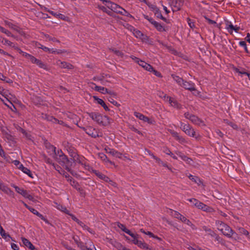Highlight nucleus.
<instances>
[{
    "instance_id": "1",
    "label": "nucleus",
    "mask_w": 250,
    "mask_h": 250,
    "mask_svg": "<svg viewBox=\"0 0 250 250\" xmlns=\"http://www.w3.org/2000/svg\"><path fill=\"white\" fill-rule=\"evenodd\" d=\"M215 224L218 229L220 231L223 235L228 238L233 237L234 235H237L236 233L229 226L223 222L217 220L215 222Z\"/></svg>"
},
{
    "instance_id": "2",
    "label": "nucleus",
    "mask_w": 250,
    "mask_h": 250,
    "mask_svg": "<svg viewBox=\"0 0 250 250\" xmlns=\"http://www.w3.org/2000/svg\"><path fill=\"white\" fill-rule=\"evenodd\" d=\"M87 114L93 121L101 125L105 126L109 123V118L107 116H102L98 112H87Z\"/></svg>"
},
{
    "instance_id": "3",
    "label": "nucleus",
    "mask_w": 250,
    "mask_h": 250,
    "mask_svg": "<svg viewBox=\"0 0 250 250\" xmlns=\"http://www.w3.org/2000/svg\"><path fill=\"white\" fill-rule=\"evenodd\" d=\"M56 161L62 166L65 167V169L68 172L72 173L71 167L72 162L69 160L67 156L65 154H62L60 157L56 158Z\"/></svg>"
},
{
    "instance_id": "4",
    "label": "nucleus",
    "mask_w": 250,
    "mask_h": 250,
    "mask_svg": "<svg viewBox=\"0 0 250 250\" xmlns=\"http://www.w3.org/2000/svg\"><path fill=\"white\" fill-rule=\"evenodd\" d=\"M144 18L147 20L159 32H166L168 29L167 27L164 25L155 21L152 18L149 17L148 16L146 15H143Z\"/></svg>"
},
{
    "instance_id": "5",
    "label": "nucleus",
    "mask_w": 250,
    "mask_h": 250,
    "mask_svg": "<svg viewBox=\"0 0 250 250\" xmlns=\"http://www.w3.org/2000/svg\"><path fill=\"white\" fill-rule=\"evenodd\" d=\"M107 7L112 11L117 13H119L122 15L128 17H131V15L125 9L115 3L111 2V3H109V5H107Z\"/></svg>"
},
{
    "instance_id": "6",
    "label": "nucleus",
    "mask_w": 250,
    "mask_h": 250,
    "mask_svg": "<svg viewBox=\"0 0 250 250\" xmlns=\"http://www.w3.org/2000/svg\"><path fill=\"white\" fill-rule=\"evenodd\" d=\"M24 57L30 61L32 63L36 64L40 68L44 70H47L46 64L42 62L40 60L36 58L34 56L28 53L24 54Z\"/></svg>"
},
{
    "instance_id": "7",
    "label": "nucleus",
    "mask_w": 250,
    "mask_h": 250,
    "mask_svg": "<svg viewBox=\"0 0 250 250\" xmlns=\"http://www.w3.org/2000/svg\"><path fill=\"white\" fill-rule=\"evenodd\" d=\"M111 76L107 74L102 73L99 76H95L93 77V80L95 81H100L103 85H105L106 83H109V79Z\"/></svg>"
},
{
    "instance_id": "8",
    "label": "nucleus",
    "mask_w": 250,
    "mask_h": 250,
    "mask_svg": "<svg viewBox=\"0 0 250 250\" xmlns=\"http://www.w3.org/2000/svg\"><path fill=\"white\" fill-rule=\"evenodd\" d=\"M11 186L13 187L15 189L16 192H17L19 194L21 195L24 197L28 199L30 201L33 200V197L31 195L29 194L27 190H24L23 188H20V187L14 184L12 185Z\"/></svg>"
},
{
    "instance_id": "9",
    "label": "nucleus",
    "mask_w": 250,
    "mask_h": 250,
    "mask_svg": "<svg viewBox=\"0 0 250 250\" xmlns=\"http://www.w3.org/2000/svg\"><path fill=\"white\" fill-rule=\"evenodd\" d=\"M184 117L189 120L190 121V122L196 125H200L201 123H203V121L201 119L198 118L197 116L193 115V114H190L189 112H186L184 114Z\"/></svg>"
},
{
    "instance_id": "10",
    "label": "nucleus",
    "mask_w": 250,
    "mask_h": 250,
    "mask_svg": "<svg viewBox=\"0 0 250 250\" xmlns=\"http://www.w3.org/2000/svg\"><path fill=\"white\" fill-rule=\"evenodd\" d=\"M83 128L87 134L92 137L96 138L101 136V135H99L98 130L92 126H88L86 127H83Z\"/></svg>"
},
{
    "instance_id": "11",
    "label": "nucleus",
    "mask_w": 250,
    "mask_h": 250,
    "mask_svg": "<svg viewBox=\"0 0 250 250\" xmlns=\"http://www.w3.org/2000/svg\"><path fill=\"white\" fill-rule=\"evenodd\" d=\"M131 58L134 60L135 61L137 62L139 65L141 66L143 68L145 69L146 70L151 72L152 70H153V67L149 64L146 62H145L142 61L141 60H139L138 58L134 57V56H131Z\"/></svg>"
},
{
    "instance_id": "12",
    "label": "nucleus",
    "mask_w": 250,
    "mask_h": 250,
    "mask_svg": "<svg viewBox=\"0 0 250 250\" xmlns=\"http://www.w3.org/2000/svg\"><path fill=\"white\" fill-rule=\"evenodd\" d=\"M162 94L164 95L163 96V98L167 99V101L169 102L171 106L178 109H180L182 108V105L179 104L177 100L169 96H167L166 94H164L163 93H162Z\"/></svg>"
},
{
    "instance_id": "13",
    "label": "nucleus",
    "mask_w": 250,
    "mask_h": 250,
    "mask_svg": "<svg viewBox=\"0 0 250 250\" xmlns=\"http://www.w3.org/2000/svg\"><path fill=\"white\" fill-rule=\"evenodd\" d=\"M183 0H172V10L173 12L180 10L183 5Z\"/></svg>"
},
{
    "instance_id": "14",
    "label": "nucleus",
    "mask_w": 250,
    "mask_h": 250,
    "mask_svg": "<svg viewBox=\"0 0 250 250\" xmlns=\"http://www.w3.org/2000/svg\"><path fill=\"white\" fill-rule=\"evenodd\" d=\"M94 90L103 94H109L110 95H113L114 97L117 96V94L115 92L110 91L107 88L104 87L95 85Z\"/></svg>"
},
{
    "instance_id": "15",
    "label": "nucleus",
    "mask_w": 250,
    "mask_h": 250,
    "mask_svg": "<svg viewBox=\"0 0 250 250\" xmlns=\"http://www.w3.org/2000/svg\"><path fill=\"white\" fill-rule=\"evenodd\" d=\"M196 202V207L199 208L203 210V211L210 212L212 211L213 208L210 207H208L207 205L199 201H195Z\"/></svg>"
},
{
    "instance_id": "16",
    "label": "nucleus",
    "mask_w": 250,
    "mask_h": 250,
    "mask_svg": "<svg viewBox=\"0 0 250 250\" xmlns=\"http://www.w3.org/2000/svg\"><path fill=\"white\" fill-rule=\"evenodd\" d=\"M185 89L188 90L190 91L196 90L195 84L191 82H187L184 81L181 85Z\"/></svg>"
},
{
    "instance_id": "17",
    "label": "nucleus",
    "mask_w": 250,
    "mask_h": 250,
    "mask_svg": "<svg viewBox=\"0 0 250 250\" xmlns=\"http://www.w3.org/2000/svg\"><path fill=\"white\" fill-rule=\"evenodd\" d=\"M172 216L180 220L182 222L187 224L189 220L187 219L185 216L181 214L179 212L173 210L172 212Z\"/></svg>"
},
{
    "instance_id": "18",
    "label": "nucleus",
    "mask_w": 250,
    "mask_h": 250,
    "mask_svg": "<svg viewBox=\"0 0 250 250\" xmlns=\"http://www.w3.org/2000/svg\"><path fill=\"white\" fill-rule=\"evenodd\" d=\"M57 64L62 68H66L67 69H72L74 68V66L72 64L66 62L58 61L57 62Z\"/></svg>"
},
{
    "instance_id": "19",
    "label": "nucleus",
    "mask_w": 250,
    "mask_h": 250,
    "mask_svg": "<svg viewBox=\"0 0 250 250\" xmlns=\"http://www.w3.org/2000/svg\"><path fill=\"white\" fill-rule=\"evenodd\" d=\"M32 213H33L34 214L36 215L37 216H38L41 219L44 221L46 223L49 224L48 220L45 218L42 214L39 213L36 209L35 208L31 207L29 209Z\"/></svg>"
},
{
    "instance_id": "20",
    "label": "nucleus",
    "mask_w": 250,
    "mask_h": 250,
    "mask_svg": "<svg viewBox=\"0 0 250 250\" xmlns=\"http://www.w3.org/2000/svg\"><path fill=\"white\" fill-rule=\"evenodd\" d=\"M153 13L157 18L162 20L163 21L167 23H169L168 21L166 18L163 16L160 10L158 8H155V10L153 12Z\"/></svg>"
},
{
    "instance_id": "21",
    "label": "nucleus",
    "mask_w": 250,
    "mask_h": 250,
    "mask_svg": "<svg viewBox=\"0 0 250 250\" xmlns=\"http://www.w3.org/2000/svg\"><path fill=\"white\" fill-rule=\"evenodd\" d=\"M73 162L74 163H78L81 165L83 166V165L84 164V163L85 162V158L82 156H80L79 155L77 154L74 157L72 158Z\"/></svg>"
},
{
    "instance_id": "22",
    "label": "nucleus",
    "mask_w": 250,
    "mask_h": 250,
    "mask_svg": "<svg viewBox=\"0 0 250 250\" xmlns=\"http://www.w3.org/2000/svg\"><path fill=\"white\" fill-rule=\"evenodd\" d=\"M188 132L189 134H187L188 135L194 138L197 140H200L201 138L200 134L199 133H196L192 127L190 130H188Z\"/></svg>"
},
{
    "instance_id": "23",
    "label": "nucleus",
    "mask_w": 250,
    "mask_h": 250,
    "mask_svg": "<svg viewBox=\"0 0 250 250\" xmlns=\"http://www.w3.org/2000/svg\"><path fill=\"white\" fill-rule=\"evenodd\" d=\"M93 98L99 104L103 107L105 111H109L108 107L106 105L102 99L99 98L97 96H93Z\"/></svg>"
},
{
    "instance_id": "24",
    "label": "nucleus",
    "mask_w": 250,
    "mask_h": 250,
    "mask_svg": "<svg viewBox=\"0 0 250 250\" xmlns=\"http://www.w3.org/2000/svg\"><path fill=\"white\" fill-rule=\"evenodd\" d=\"M0 234L1 236H2V237L4 239L7 240V241H8L10 239H11L12 241H14V240L10 236V235L9 234L6 233L5 232V231L3 229V228L2 227V226L0 225Z\"/></svg>"
},
{
    "instance_id": "25",
    "label": "nucleus",
    "mask_w": 250,
    "mask_h": 250,
    "mask_svg": "<svg viewBox=\"0 0 250 250\" xmlns=\"http://www.w3.org/2000/svg\"><path fill=\"white\" fill-rule=\"evenodd\" d=\"M22 242L24 245L31 250H34L35 247L27 239L22 238Z\"/></svg>"
},
{
    "instance_id": "26",
    "label": "nucleus",
    "mask_w": 250,
    "mask_h": 250,
    "mask_svg": "<svg viewBox=\"0 0 250 250\" xmlns=\"http://www.w3.org/2000/svg\"><path fill=\"white\" fill-rule=\"evenodd\" d=\"M140 231L146 235H147L148 236H149V237L153 238L154 239H157L159 241H161L162 240L161 238L159 237L157 235H154L153 233H152L150 231H146L143 229H140Z\"/></svg>"
},
{
    "instance_id": "27",
    "label": "nucleus",
    "mask_w": 250,
    "mask_h": 250,
    "mask_svg": "<svg viewBox=\"0 0 250 250\" xmlns=\"http://www.w3.org/2000/svg\"><path fill=\"white\" fill-rule=\"evenodd\" d=\"M180 127L186 134H189L188 130H190L192 128V126L189 124H185L181 122Z\"/></svg>"
},
{
    "instance_id": "28",
    "label": "nucleus",
    "mask_w": 250,
    "mask_h": 250,
    "mask_svg": "<svg viewBox=\"0 0 250 250\" xmlns=\"http://www.w3.org/2000/svg\"><path fill=\"white\" fill-rule=\"evenodd\" d=\"M19 169L21 170L23 173L26 174L30 177H33L32 173L30 170L27 167H24L23 165H20V166L18 167Z\"/></svg>"
},
{
    "instance_id": "29",
    "label": "nucleus",
    "mask_w": 250,
    "mask_h": 250,
    "mask_svg": "<svg viewBox=\"0 0 250 250\" xmlns=\"http://www.w3.org/2000/svg\"><path fill=\"white\" fill-rule=\"evenodd\" d=\"M134 115L136 117L139 118L140 120H142L143 121H148V117L145 116L143 114L138 112H134Z\"/></svg>"
},
{
    "instance_id": "30",
    "label": "nucleus",
    "mask_w": 250,
    "mask_h": 250,
    "mask_svg": "<svg viewBox=\"0 0 250 250\" xmlns=\"http://www.w3.org/2000/svg\"><path fill=\"white\" fill-rule=\"evenodd\" d=\"M140 237H136L135 238L131 240L130 241L135 245H136L138 246V247L140 248H142V247L143 246L144 244H145V242L142 241L141 240H139V238Z\"/></svg>"
},
{
    "instance_id": "31",
    "label": "nucleus",
    "mask_w": 250,
    "mask_h": 250,
    "mask_svg": "<svg viewBox=\"0 0 250 250\" xmlns=\"http://www.w3.org/2000/svg\"><path fill=\"white\" fill-rule=\"evenodd\" d=\"M4 22H5V24L8 25L9 27L16 31L18 32H20V28L19 27H18V26L13 24L12 23H11L8 21H6Z\"/></svg>"
},
{
    "instance_id": "32",
    "label": "nucleus",
    "mask_w": 250,
    "mask_h": 250,
    "mask_svg": "<svg viewBox=\"0 0 250 250\" xmlns=\"http://www.w3.org/2000/svg\"><path fill=\"white\" fill-rule=\"evenodd\" d=\"M212 237H214L215 238V240L217 241L218 243L220 244L223 246L225 245V240L222 237H220L219 235L217 233H215Z\"/></svg>"
},
{
    "instance_id": "33",
    "label": "nucleus",
    "mask_w": 250,
    "mask_h": 250,
    "mask_svg": "<svg viewBox=\"0 0 250 250\" xmlns=\"http://www.w3.org/2000/svg\"><path fill=\"white\" fill-rule=\"evenodd\" d=\"M67 151L69 155L73 158L76 155L78 154L77 150L74 148V147L70 146L67 149Z\"/></svg>"
},
{
    "instance_id": "34",
    "label": "nucleus",
    "mask_w": 250,
    "mask_h": 250,
    "mask_svg": "<svg viewBox=\"0 0 250 250\" xmlns=\"http://www.w3.org/2000/svg\"><path fill=\"white\" fill-rule=\"evenodd\" d=\"M171 76L173 79V80L175 81L176 83L180 85H181L183 81H184L182 78H180L179 76L175 74H171Z\"/></svg>"
},
{
    "instance_id": "35",
    "label": "nucleus",
    "mask_w": 250,
    "mask_h": 250,
    "mask_svg": "<svg viewBox=\"0 0 250 250\" xmlns=\"http://www.w3.org/2000/svg\"><path fill=\"white\" fill-rule=\"evenodd\" d=\"M225 24H226V29H227L229 33L230 34H232V28H233V25L231 23L230 21H225Z\"/></svg>"
},
{
    "instance_id": "36",
    "label": "nucleus",
    "mask_w": 250,
    "mask_h": 250,
    "mask_svg": "<svg viewBox=\"0 0 250 250\" xmlns=\"http://www.w3.org/2000/svg\"><path fill=\"white\" fill-rule=\"evenodd\" d=\"M0 31L5 34L8 37H11L14 38H16V37L13 35L9 30L5 29L4 27L1 26H0Z\"/></svg>"
},
{
    "instance_id": "37",
    "label": "nucleus",
    "mask_w": 250,
    "mask_h": 250,
    "mask_svg": "<svg viewBox=\"0 0 250 250\" xmlns=\"http://www.w3.org/2000/svg\"><path fill=\"white\" fill-rule=\"evenodd\" d=\"M108 153L111 154L112 156H115L118 158H121L122 155L121 153L113 149H109V151L108 152Z\"/></svg>"
},
{
    "instance_id": "38",
    "label": "nucleus",
    "mask_w": 250,
    "mask_h": 250,
    "mask_svg": "<svg viewBox=\"0 0 250 250\" xmlns=\"http://www.w3.org/2000/svg\"><path fill=\"white\" fill-rule=\"evenodd\" d=\"M188 178L191 181L194 182L195 183L197 184L198 185H199L201 183V181L200 178L197 176H193V175L190 174L188 176Z\"/></svg>"
},
{
    "instance_id": "39",
    "label": "nucleus",
    "mask_w": 250,
    "mask_h": 250,
    "mask_svg": "<svg viewBox=\"0 0 250 250\" xmlns=\"http://www.w3.org/2000/svg\"><path fill=\"white\" fill-rule=\"evenodd\" d=\"M99 156L101 159V160H103V161L108 162L111 165L114 164V163L112 162L109 160V159H108L106 155H105L104 153H100L99 154Z\"/></svg>"
},
{
    "instance_id": "40",
    "label": "nucleus",
    "mask_w": 250,
    "mask_h": 250,
    "mask_svg": "<svg viewBox=\"0 0 250 250\" xmlns=\"http://www.w3.org/2000/svg\"><path fill=\"white\" fill-rule=\"evenodd\" d=\"M43 158H44V161L45 163H46L47 164H50V165H52L53 166L54 168L56 170H57V169L56 168V164L55 163H53V161L51 159L48 158L45 155L43 156Z\"/></svg>"
},
{
    "instance_id": "41",
    "label": "nucleus",
    "mask_w": 250,
    "mask_h": 250,
    "mask_svg": "<svg viewBox=\"0 0 250 250\" xmlns=\"http://www.w3.org/2000/svg\"><path fill=\"white\" fill-rule=\"evenodd\" d=\"M3 192L6 193V194L9 195L10 196H13L14 195V193L11 189L8 188L7 186H4L3 188L1 189Z\"/></svg>"
},
{
    "instance_id": "42",
    "label": "nucleus",
    "mask_w": 250,
    "mask_h": 250,
    "mask_svg": "<svg viewBox=\"0 0 250 250\" xmlns=\"http://www.w3.org/2000/svg\"><path fill=\"white\" fill-rule=\"evenodd\" d=\"M47 121L55 123L57 122V119L54 118L53 116H49L47 114H45L43 117Z\"/></svg>"
},
{
    "instance_id": "43",
    "label": "nucleus",
    "mask_w": 250,
    "mask_h": 250,
    "mask_svg": "<svg viewBox=\"0 0 250 250\" xmlns=\"http://www.w3.org/2000/svg\"><path fill=\"white\" fill-rule=\"evenodd\" d=\"M203 229L205 231L208 232V234L209 235L212 237L214 236V235L216 233L214 231L211 230L210 228L207 226H203L202 227Z\"/></svg>"
},
{
    "instance_id": "44",
    "label": "nucleus",
    "mask_w": 250,
    "mask_h": 250,
    "mask_svg": "<svg viewBox=\"0 0 250 250\" xmlns=\"http://www.w3.org/2000/svg\"><path fill=\"white\" fill-rule=\"evenodd\" d=\"M116 97H114V96L113 95H111V96H110L108 98V101L111 103V104H112L113 105L117 106V107H119L121 105L120 104H119L118 103H117L116 101H115L114 100V98H116Z\"/></svg>"
},
{
    "instance_id": "45",
    "label": "nucleus",
    "mask_w": 250,
    "mask_h": 250,
    "mask_svg": "<svg viewBox=\"0 0 250 250\" xmlns=\"http://www.w3.org/2000/svg\"><path fill=\"white\" fill-rule=\"evenodd\" d=\"M113 247L116 248L118 250H124V249L125 248V247L122 245L121 243L117 241H116V242H114Z\"/></svg>"
},
{
    "instance_id": "46",
    "label": "nucleus",
    "mask_w": 250,
    "mask_h": 250,
    "mask_svg": "<svg viewBox=\"0 0 250 250\" xmlns=\"http://www.w3.org/2000/svg\"><path fill=\"white\" fill-rule=\"evenodd\" d=\"M0 80L5 81L7 83H13L12 80L4 76L1 73H0Z\"/></svg>"
},
{
    "instance_id": "47",
    "label": "nucleus",
    "mask_w": 250,
    "mask_h": 250,
    "mask_svg": "<svg viewBox=\"0 0 250 250\" xmlns=\"http://www.w3.org/2000/svg\"><path fill=\"white\" fill-rule=\"evenodd\" d=\"M239 44L241 46L244 47L245 52L249 54V56H250V52L248 50V49L246 43L245 41H240L239 42Z\"/></svg>"
},
{
    "instance_id": "48",
    "label": "nucleus",
    "mask_w": 250,
    "mask_h": 250,
    "mask_svg": "<svg viewBox=\"0 0 250 250\" xmlns=\"http://www.w3.org/2000/svg\"><path fill=\"white\" fill-rule=\"evenodd\" d=\"M133 34L137 38L140 39L141 36H143V33L137 29H134L133 31Z\"/></svg>"
},
{
    "instance_id": "49",
    "label": "nucleus",
    "mask_w": 250,
    "mask_h": 250,
    "mask_svg": "<svg viewBox=\"0 0 250 250\" xmlns=\"http://www.w3.org/2000/svg\"><path fill=\"white\" fill-rule=\"evenodd\" d=\"M110 50H111L112 52H113L115 54H116L118 56L123 57L124 56V54L122 51L117 50L115 48H111V49H110Z\"/></svg>"
},
{
    "instance_id": "50",
    "label": "nucleus",
    "mask_w": 250,
    "mask_h": 250,
    "mask_svg": "<svg viewBox=\"0 0 250 250\" xmlns=\"http://www.w3.org/2000/svg\"><path fill=\"white\" fill-rule=\"evenodd\" d=\"M50 148L52 149V151H54V153L56 155H58V157H60V155L62 156V154H64L61 149L58 150L57 153H56V147L52 145L50 146Z\"/></svg>"
},
{
    "instance_id": "51",
    "label": "nucleus",
    "mask_w": 250,
    "mask_h": 250,
    "mask_svg": "<svg viewBox=\"0 0 250 250\" xmlns=\"http://www.w3.org/2000/svg\"><path fill=\"white\" fill-rule=\"evenodd\" d=\"M37 46L38 48L42 49L44 52H50L51 51L50 48L45 46H43L40 43H38V44H37Z\"/></svg>"
},
{
    "instance_id": "52",
    "label": "nucleus",
    "mask_w": 250,
    "mask_h": 250,
    "mask_svg": "<svg viewBox=\"0 0 250 250\" xmlns=\"http://www.w3.org/2000/svg\"><path fill=\"white\" fill-rule=\"evenodd\" d=\"M63 175L66 178H67V181H69L70 183L72 182L73 183H75V180L72 177H71L67 172H64Z\"/></svg>"
},
{
    "instance_id": "53",
    "label": "nucleus",
    "mask_w": 250,
    "mask_h": 250,
    "mask_svg": "<svg viewBox=\"0 0 250 250\" xmlns=\"http://www.w3.org/2000/svg\"><path fill=\"white\" fill-rule=\"evenodd\" d=\"M98 8L102 10L103 12H105L109 15H111V12L110 11L108 10L104 6H101V5H98Z\"/></svg>"
},
{
    "instance_id": "54",
    "label": "nucleus",
    "mask_w": 250,
    "mask_h": 250,
    "mask_svg": "<svg viewBox=\"0 0 250 250\" xmlns=\"http://www.w3.org/2000/svg\"><path fill=\"white\" fill-rule=\"evenodd\" d=\"M77 245L82 250H87V246H85L82 242H77Z\"/></svg>"
},
{
    "instance_id": "55",
    "label": "nucleus",
    "mask_w": 250,
    "mask_h": 250,
    "mask_svg": "<svg viewBox=\"0 0 250 250\" xmlns=\"http://www.w3.org/2000/svg\"><path fill=\"white\" fill-rule=\"evenodd\" d=\"M187 22H188V25L189 26V27L193 29L194 28H195V24H194V21H193L189 18H188L187 19Z\"/></svg>"
},
{
    "instance_id": "56",
    "label": "nucleus",
    "mask_w": 250,
    "mask_h": 250,
    "mask_svg": "<svg viewBox=\"0 0 250 250\" xmlns=\"http://www.w3.org/2000/svg\"><path fill=\"white\" fill-rule=\"evenodd\" d=\"M84 166V167L85 169L88 170L89 171L91 172H93V170H94L93 168L89 166L88 164H87L84 162V164L83 165Z\"/></svg>"
},
{
    "instance_id": "57",
    "label": "nucleus",
    "mask_w": 250,
    "mask_h": 250,
    "mask_svg": "<svg viewBox=\"0 0 250 250\" xmlns=\"http://www.w3.org/2000/svg\"><path fill=\"white\" fill-rule=\"evenodd\" d=\"M93 173H94L98 178L102 179L104 176V174L100 172L98 170H93Z\"/></svg>"
},
{
    "instance_id": "58",
    "label": "nucleus",
    "mask_w": 250,
    "mask_h": 250,
    "mask_svg": "<svg viewBox=\"0 0 250 250\" xmlns=\"http://www.w3.org/2000/svg\"><path fill=\"white\" fill-rule=\"evenodd\" d=\"M45 37L46 39H48L49 41H51L53 42H60V41L55 38H52L50 37L49 35H45Z\"/></svg>"
},
{
    "instance_id": "59",
    "label": "nucleus",
    "mask_w": 250,
    "mask_h": 250,
    "mask_svg": "<svg viewBox=\"0 0 250 250\" xmlns=\"http://www.w3.org/2000/svg\"><path fill=\"white\" fill-rule=\"evenodd\" d=\"M143 42H147L149 41V37L146 35L143 34V36H141V38L140 39Z\"/></svg>"
},
{
    "instance_id": "60",
    "label": "nucleus",
    "mask_w": 250,
    "mask_h": 250,
    "mask_svg": "<svg viewBox=\"0 0 250 250\" xmlns=\"http://www.w3.org/2000/svg\"><path fill=\"white\" fill-rule=\"evenodd\" d=\"M176 140L181 144H184L186 143V141L185 138L181 136H179Z\"/></svg>"
},
{
    "instance_id": "61",
    "label": "nucleus",
    "mask_w": 250,
    "mask_h": 250,
    "mask_svg": "<svg viewBox=\"0 0 250 250\" xmlns=\"http://www.w3.org/2000/svg\"><path fill=\"white\" fill-rule=\"evenodd\" d=\"M239 232L241 233H242L244 235H245L246 236H248L249 234V232L243 228H241L239 229Z\"/></svg>"
},
{
    "instance_id": "62",
    "label": "nucleus",
    "mask_w": 250,
    "mask_h": 250,
    "mask_svg": "<svg viewBox=\"0 0 250 250\" xmlns=\"http://www.w3.org/2000/svg\"><path fill=\"white\" fill-rule=\"evenodd\" d=\"M141 249H145V250H154L151 247H149V245L146 243L144 244V245Z\"/></svg>"
},
{
    "instance_id": "63",
    "label": "nucleus",
    "mask_w": 250,
    "mask_h": 250,
    "mask_svg": "<svg viewBox=\"0 0 250 250\" xmlns=\"http://www.w3.org/2000/svg\"><path fill=\"white\" fill-rule=\"evenodd\" d=\"M151 72H153L155 76H156L157 77H159V78L162 77V75L161 73L160 72L155 70L153 68V70H152Z\"/></svg>"
},
{
    "instance_id": "64",
    "label": "nucleus",
    "mask_w": 250,
    "mask_h": 250,
    "mask_svg": "<svg viewBox=\"0 0 250 250\" xmlns=\"http://www.w3.org/2000/svg\"><path fill=\"white\" fill-rule=\"evenodd\" d=\"M117 226L123 231H125L127 229V228L125 227V226L124 224H121L120 223L118 222Z\"/></svg>"
}]
</instances>
